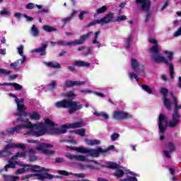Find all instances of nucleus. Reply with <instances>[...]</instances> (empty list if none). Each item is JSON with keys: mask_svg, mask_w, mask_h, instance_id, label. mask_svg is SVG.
<instances>
[{"mask_svg": "<svg viewBox=\"0 0 181 181\" xmlns=\"http://www.w3.org/2000/svg\"><path fill=\"white\" fill-rule=\"evenodd\" d=\"M26 62V57L23 56L22 59L16 60L14 63H11L10 64V67L13 69L14 70H18L19 69V66H18V64H23Z\"/></svg>", "mask_w": 181, "mask_h": 181, "instance_id": "20", "label": "nucleus"}, {"mask_svg": "<svg viewBox=\"0 0 181 181\" xmlns=\"http://www.w3.org/2000/svg\"><path fill=\"white\" fill-rule=\"evenodd\" d=\"M31 33L33 35V36H34L35 37H37V36H39V29H37V28H36V25H33L32 28H31Z\"/></svg>", "mask_w": 181, "mask_h": 181, "instance_id": "37", "label": "nucleus"}, {"mask_svg": "<svg viewBox=\"0 0 181 181\" xmlns=\"http://www.w3.org/2000/svg\"><path fill=\"white\" fill-rule=\"evenodd\" d=\"M93 114L96 117H101L102 118H104V119H108L110 118V116L108 115V114L105 113V112H98L95 111L94 112Z\"/></svg>", "mask_w": 181, "mask_h": 181, "instance_id": "31", "label": "nucleus"}, {"mask_svg": "<svg viewBox=\"0 0 181 181\" xmlns=\"http://www.w3.org/2000/svg\"><path fill=\"white\" fill-rule=\"evenodd\" d=\"M11 155H12V152L9 151H0V158H6Z\"/></svg>", "mask_w": 181, "mask_h": 181, "instance_id": "39", "label": "nucleus"}, {"mask_svg": "<svg viewBox=\"0 0 181 181\" xmlns=\"http://www.w3.org/2000/svg\"><path fill=\"white\" fill-rule=\"evenodd\" d=\"M75 151L79 152L80 153H89L90 156L92 158H97V149H88L83 147H76Z\"/></svg>", "mask_w": 181, "mask_h": 181, "instance_id": "12", "label": "nucleus"}, {"mask_svg": "<svg viewBox=\"0 0 181 181\" xmlns=\"http://www.w3.org/2000/svg\"><path fill=\"white\" fill-rule=\"evenodd\" d=\"M15 148L14 146V143L13 144H7L4 146V150H1V151H8V149H12Z\"/></svg>", "mask_w": 181, "mask_h": 181, "instance_id": "56", "label": "nucleus"}, {"mask_svg": "<svg viewBox=\"0 0 181 181\" xmlns=\"http://www.w3.org/2000/svg\"><path fill=\"white\" fill-rule=\"evenodd\" d=\"M122 21H127V17L125 16H118L116 20H114V22H122Z\"/></svg>", "mask_w": 181, "mask_h": 181, "instance_id": "51", "label": "nucleus"}, {"mask_svg": "<svg viewBox=\"0 0 181 181\" xmlns=\"http://www.w3.org/2000/svg\"><path fill=\"white\" fill-rule=\"evenodd\" d=\"M45 65H47V67H50V69H62V65L57 62H45Z\"/></svg>", "mask_w": 181, "mask_h": 181, "instance_id": "25", "label": "nucleus"}, {"mask_svg": "<svg viewBox=\"0 0 181 181\" xmlns=\"http://www.w3.org/2000/svg\"><path fill=\"white\" fill-rule=\"evenodd\" d=\"M81 127H84V123L83 122H77L69 124H63L62 127L67 129H70V128L72 129H76V128H81Z\"/></svg>", "mask_w": 181, "mask_h": 181, "instance_id": "16", "label": "nucleus"}, {"mask_svg": "<svg viewBox=\"0 0 181 181\" xmlns=\"http://www.w3.org/2000/svg\"><path fill=\"white\" fill-rule=\"evenodd\" d=\"M141 88L148 94H152L153 93L152 88H151L148 85L141 84Z\"/></svg>", "mask_w": 181, "mask_h": 181, "instance_id": "40", "label": "nucleus"}, {"mask_svg": "<svg viewBox=\"0 0 181 181\" xmlns=\"http://www.w3.org/2000/svg\"><path fill=\"white\" fill-rule=\"evenodd\" d=\"M40 115L37 113V112H33L32 115H30V119L34 120V121H39L40 119Z\"/></svg>", "mask_w": 181, "mask_h": 181, "instance_id": "34", "label": "nucleus"}, {"mask_svg": "<svg viewBox=\"0 0 181 181\" xmlns=\"http://www.w3.org/2000/svg\"><path fill=\"white\" fill-rule=\"evenodd\" d=\"M45 124L49 128H54L56 127V124L54 122H52V120L49 118L45 119Z\"/></svg>", "mask_w": 181, "mask_h": 181, "instance_id": "36", "label": "nucleus"}, {"mask_svg": "<svg viewBox=\"0 0 181 181\" xmlns=\"http://www.w3.org/2000/svg\"><path fill=\"white\" fill-rule=\"evenodd\" d=\"M86 84V81H70L67 79L65 81V87L66 88H69L70 87H74V86H83Z\"/></svg>", "mask_w": 181, "mask_h": 181, "instance_id": "17", "label": "nucleus"}, {"mask_svg": "<svg viewBox=\"0 0 181 181\" xmlns=\"http://www.w3.org/2000/svg\"><path fill=\"white\" fill-rule=\"evenodd\" d=\"M14 148H19L20 149H25V144H15L14 143Z\"/></svg>", "mask_w": 181, "mask_h": 181, "instance_id": "59", "label": "nucleus"}, {"mask_svg": "<svg viewBox=\"0 0 181 181\" xmlns=\"http://www.w3.org/2000/svg\"><path fill=\"white\" fill-rule=\"evenodd\" d=\"M129 76L130 78H135V80L137 81V83H139V78L137 76L136 74L134 72L129 73Z\"/></svg>", "mask_w": 181, "mask_h": 181, "instance_id": "49", "label": "nucleus"}, {"mask_svg": "<svg viewBox=\"0 0 181 181\" xmlns=\"http://www.w3.org/2000/svg\"><path fill=\"white\" fill-rule=\"evenodd\" d=\"M165 54H169L168 57V60L171 61V60H173V52H168V51H165L164 52Z\"/></svg>", "mask_w": 181, "mask_h": 181, "instance_id": "57", "label": "nucleus"}, {"mask_svg": "<svg viewBox=\"0 0 181 181\" xmlns=\"http://www.w3.org/2000/svg\"><path fill=\"white\" fill-rule=\"evenodd\" d=\"M163 104L167 110L172 108V102L168 98H163Z\"/></svg>", "mask_w": 181, "mask_h": 181, "instance_id": "35", "label": "nucleus"}, {"mask_svg": "<svg viewBox=\"0 0 181 181\" xmlns=\"http://www.w3.org/2000/svg\"><path fill=\"white\" fill-rule=\"evenodd\" d=\"M3 177L4 181H18L19 180V177L16 175H3Z\"/></svg>", "mask_w": 181, "mask_h": 181, "instance_id": "27", "label": "nucleus"}, {"mask_svg": "<svg viewBox=\"0 0 181 181\" xmlns=\"http://www.w3.org/2000/svg\"><path fill=\"white\" fill-rule=\"evenodd\" d=\"M27 172H31V173H40L45 170V167H40V165L28 164Z\"/></svg>", "mask_w": 181, "mask_h": 181, "instance_id": "13", "label": "nucleus"}, {"mask_svg": "<svg viewBox=\"0 0 181 181\" xmlns=\"http://www.w3.org/2000/svg\"><path fill=\"white\" fill-rule=\"evenodd\" d=\"M11 71L9 70H6L4 68H0V75L1 76H9L11 74Z\"/></svg>", "mask_w": 181, "mask_h": 181, "instance_id": "43", "label": "nucleus"}, {"mask_svg": "<svg viewBox=\"0 0 181 181\" xmlns=\"http://www.w3.org/2000/svg\"><path fill=\"white\" fill-rule=\"evenodd\" d=\"M113 119L115 121H124V119H132V115L124 111H114L112 114Z\"/></svg>", "mask_w": 181, "mask_h": 181, "instance_id": "7", "label": "nucleus"}, {"mask_svg": "<svg viewBox=\"0 0 181 181\" xmlns=\"http://www.w3.org/2000/svg\"><path fill=\"white\" fill-rule=\"evenodd\" d=\"M58 173L59 175H62V176H70V175H73V173H69V172L66 170H59Z\"/></svg>", "mask_w": 181, "mask_h": 181, "instance_id": "52", "label": "nucleus"}, {"mask_svg": "<svg viewBox=\"0 0 181 181\" xmlns=\"http://www.w3.org/2000/svg\"><path fill=\"white\" fill-rule=\"evenodd\" d=\"M150 43H153L154 45L150 48V53H153L156 57H153L154 62L156 63H164V64H168V59L165 57L159 55V49L158 48V41L156 39H149Z\"/></svg>", "mask_w": 181, "mask_h": 181, "instance_id": "3", "label": "nucleus"}, {"mask_svg": "<svg viewBox=\"0 0 181 181\" xmlns=\"http://www.w3.org/2000/svg\"><path fill=\"white\" fill-rule=\"evenodd\" d=\"M16 103L17 104L18 113L16 114V117H26L28 115L27 112H25L26 110V106H25V99L21 98L20 100H16Z\"/></svg>", "mask_w": 181, "mask_h": 181, "instance_id": "8", "label": "nucleus"}, {"mask_svg": "<svg viewBox=\"0 0 181 181\" xmlns=\"http://www.w3.org/2000/svg\"><path fill=\"white\" fill-rule=\"evenodd\" d=\"M76 160H79V162H86V160H87V158L86 156H76Z\"/></svg>", "mask_w": 181, "mask_h": 181, "instance_id": "50", "label": "nucleus"}, {"mask_svg": "<svg viewBox=\"0 0 181 181\" xmlns=\"http://www.w3.org/2000/svg\"><path fill=\"white\" fill-rule=\"evenodd\" d=\"M57 44L59 46H75L74 41L67 42L64 40H59L57 42Z\"/></svg>", "mask_w": 181, "mask_h": 181, "instance_id": "30", "label": "nucleus"}, {"mask_svg": "<svg viewBox=\"0 0 181 181\" xmlns=\"http://www.w3.org/2000/svg\"><path fill=\"white\" fill-rule=\"evenodd\" d=\"M16 165H19V163L18 161L10 162L8 164H6L4 167V170L6 172H8V169H15L16 168Z\"/></svg>", "mask_w": 181, "mask_h": 181, "instance_id": "28", "label": "nucleus"}, {"mask_svg": "<svg viewBox=\"0 0 181 181\" xmlns=\"http://www.w3.org/2000/svg\"><path fill=\"white\" fill-rule=\"evenodd\" d=\"M132 42V36H129V37L127 38L125 44H126V47L127 49H129V47H131V42Z\"/></svg>", "mask_w": 181, "mask_h": 181, "instance_id": "48", "label": "nucleus"}, {"mask_svg": "<svg viewBox=\"0 0 181 181\" xmlns=\"http://www.w3.org/2000/svg\"><path fill=\"white\" fill-rule=\"evenodd\" d=\"M170 95H173V100H174V105H175L174 111L179 112V110H181V105H179V104H178L179 102L177 101V98L173 96V93H171Z\"/></svg>", "mask_w": 181, "mask_h": 181, "instance_id": "29", "label": "nucleus"}, {"mask_svg": "<svg viewBox=\"0 0 181 181\" xmlns=\"http://www.w3.org/2000/svg\"><path fill=\"white\" fill-rule=\"evenodd\" d=\"M168 93H169V90H168V88H160V93L163 94V98H165L166 97H168Z\"/></svg>", "mask_w": 181, "mask_h": 181, "instance_id": "47", "label": "nucleus"}, {"mask_svg": "<svg viewBox=\"0 0 181 181\" xmlns=\"http://www.w3.org/2000/svg\"><path fill=\"white\" fill-rule=\"evenodd\" d=\"M22 168L18 169L16 172V175H23L25 172H28V164H20Z\"/></svg>", "mask_w": 181, "mask_h": 181, "instance_id": "26", "label": "nucleus"}, {"mask_svg": "<svg viewBox=\"0 0 181 181\" xmlns=\"http://www.w3.org/2000/svg\"><path fill=\"white\" fill-rule=\"evenodd\" d=\"M35 8V4L28 3L25 6V9H33Z\"/></svg>", "mask_w": 181, "mask_h": 181, "instance_id": "61", "label": "nucleus"}, {"mask_svg": "<svg viewBox=\"0 0 181 181\" xmlns=\"http://www.w3.org/2000/svg\"><path fill=\"white\" fill-rule=\"evenodd\" d=\"M86 143L87 145H90V146H93L94 145H100V140L98 139H86Z\"/></svg>", "mask_w": 181, "mask_h": 181, "instance_id": "33", "label": "nucleus"}, {"mask_svg": "<svg viewBox=\"0 0 181 181\" xmlns=\"http://www.w3.org/2000/svg\"><path fill=\"white\" fill-rule=\"evenodd\" d=\"M66 97L68 99H64L57 102L55 103V107L57 108H69V114L71 115V114H74L76 111H78V110H81L83 108V105H78L76 101L73 100L76 97V94H74L73 91H69L66 93Z\"/></svg>", "mask_w": 181, "mask_h": 181, "instance_id": "1", "label": "nucleus"}, {"mask_svg": "<svg viewBox=\"0 0 181 181\" xmlns=\"http://www.w3.org/2000/svg\"><path fill=\"white\" fill-rule=\"evenodd\" d=\"M17 121H20V122H25V129H37L38 131H41L44 134H46V127L43 125V123L32 124V122H29V119H23L22 117H18L16 119Z\"/></svg>", "mask_w": 181, "mask_h": 181, "instance_id": "4", "label": "nucleus"}, {"mask_svg": "<svg viewBox=\"0 0 181 181\" xmlns=\"http://www.w3.org/2000/svg\"><path fill=\"white\" fill-rule=\"evenodd\" d=\"M92 33V32H90L85 35H81L79 40H76L74 41V45L77 46L78 45H83V43H84V41L87 40V39H88L91 36Z\"/></svg>", "mask_w": 181, "mask_h": 181, "instance_id": "18", "label": "nucleus"}, {"mask_svg": "<svg viewBox=\"0 0 181 181\" xmlns=\"http://www.w3.org/2000/svg\"><path fill=\"white\" fill-rule=\"evenodd\" d=\"M168 149L170 152H175L176 151V147L175 146V144L172 142L168 143Z\"/></svg>", "mask_w": 181, "mask_h": 181, "instance_id": "46", "label": "nucleus"}, {"mask_svg": "<svg viewBox=\"0 0 181 181\" xmlns=\"http://www.w3.org/2000/svg\"><path fill=\"white\" fill-rule=\"evenodd\" d=\"M47 148H53V144L43 143L42 145L37 146L35 149L40 151V152H42L46 156H50V155H54L56 153V151H50Z\"/></svg>", "mask_w": 181, "mask_h": 181, "instance_id": "9", "label": "nucleus"}, {"mask_svg": "<svg viewBox=\"0 0 181 181\" xmlns=\"http://www.w3.org/2000/svg\"><path fill=\"white\" fill-rule=\"evenodd\" d=\"M95 25H105L104 20L103 18L95 20Z\"/></svg>", "mask_w": 181, "mask_h": 181, "instance_id": "62", "label": "nucleus"}, {"mask_svg": "<svg viewBox=\"0 0 181 181\" xmlns=\"http://www.w3.org/2000/svg\"><path fill=\"white\" fill-rule=\"evenodd\" d=\"M49 134L51 135H60V134H66L67 130L66 129H51L49 130Z\"/></svg>", "mask_w": 181, "mask_h": 181, "instance_id": "22", "label": "nucleus"}, {"mask_svg": "<svg viewBox=\"0 0 181 181\" xmlns=\"http://www.w3.org/2000/svg\"><path fill=\"white\" fill-rule=\"evenodd\" d=\"M103 23L105 25H108V23H111V22H114V13H109L106 14L103 18Z\"/></svg>", "mask_w": 181, "mask_h": 181, "instance_id": "21", "label": "nucleus"}, {"mask_svg": "<svg viewBox=\"0 0 181 181\" xmlns=\"http://www.w3.org/2000/svg\"><path fill=\"white\" fill-rule=\"evenodd\" d=\"M88 13V11H83L78 14V18L80 21H83L84 19V15H87Z\"/></svg>", "mask_w": 181, "mask_h": 181, "instance_id": "53", "label": "nucleus"}, {"mask_svg": "<svg viewBox=\"0 0 181 181\" xmlns=\"http://www.w3.org/2000/svg\"><path fill=\"white\" fill-rule=\"evenodd\" d=\"M11 87H14V90L15 91H21V90H22V88H23V87L20 85L19 83H11Z\"/></svg>", "mask_w": 181, "mask_h": 181, "instance_id": "42", "label": "nucleus"}, {"mask_svg": "<svg viewBox=\"0 0 181 181\" xmlns=\"http://www.w3.org/2000/svg\"><path fill=\"white\" fill-rule=\"evenodd\" d=\"M112 141H115L116 139H118L119 138V134L118 133H114L110 136Z\"/></svg>", "mask_w": 181, "mask_h": 181, "instance_id": "58", "label": "nucleus"}, {"mask_svg": "<svg viewBox=\"0 0 181 181\" xmlns=\"http://www.w3.org/2000/svg\"><path fill=\"white\" fill-rule=\"evenodd\" d=\"M73 132L80 136H86V129H79L78 130H74Z\"/></svg>", "mask_w": 181, "mask_h": 181, "instance_id": "38", "label": "nucleus"}, {"mask_svg": "<svg viewBox=\"0 0 181 181\" xmlns=\"http://www.w3.org/2000/svg\"><path fill=\"white\" fill-rule=\"evenodd\" d=\"M135 2L141 12H146L147 13L145 16V22H148L152 16V13H151L152 1L151 0H136Z\"/></svg>", "mask_w": 181, "mask_h": 181, "instance_id": "2", "label": "nucleus"}, {"mask_svg": "<svg viewBox=\"0 0 181 181\" xmlns=\"http://www.w3.org/2000/svg\"><path fill=\"white\" fill-rule=\"evenodd\" d=\"M31 135H33V136H42L43 135H45V133H43V132L38 130V131H33L30 132Z\"/></svg>", "mask_w": 181, "mask_h": 181, "instance_id": "41", "label": "nucleus"}, {"mask_svg": "<svg viewBox=\"0 0 181 181\" xmlns=\"http://www.w3.org/2000/svg\"><path fill=\"white\" fill-rule=\"evenodd\" d=\"M120 181H138V179L136 177H129L128 178L120 180Z\"/></svg>", "mask_w": 181, "mask_h": 181, "instance_id": "55", "label": "nucleus"}, {"mask_svg": "<svg viewBox=\"0 0 181 181\" xmlns=\"http://www.w3.org/2000/svg\"><path fill=\"white\" fill-rule=\"evenodd\" d=\"M163 153H164V156H165V158H168V159H172V156L170 155L169 151L165 150L163 151Z\"/></svg>", "mask_w": 181, "mask_h": 181, "instance_id": "63", "label": "nucleus"}, {"mask_svg": "<svg viewBox=\"0 0 181 181\" xmlns=\"http://www.w3.org/2000/svg\"><path fill=\"white\" fill-rule=\"evenodd\" d=\"M73 66H75L76 67H90V63L81 60L74 61L73 63Z\"/></svg>", "mask_w": 181, "mask_h": 181, "instance_id": "24", "label": "nucleus"}, {"mask_svg": "<svg viewBox=\"0 0 181 181\" xmlns=\"http://www.w3.org/2000/svg\"><path fill=\"white\" fill-rule=\"evenodd\" d=\"M43 30H45V32H54V30H56V28H54L50 25H44Z\"/></svg>", "mask_w": 181, "mask_h": 181, "instance_id": "45", "label": "nucleus"}, {"mask_svg": "<svg viewBox=\"0 0 181 181\" xmlns=\"http://www.w3.org/2000/svg\"><path fill=\"white\" fill-rule=\"evenodd\" d=\"M23 122V124H18L13 128H10L7 129L6 130L7 134H8V135H14L15 132H16V134H19V131H21V129H26V127H25V122Z\"/></svg>", "mask_w": 181, "mask_h": 181, "instance_id": "14", "label": "nucleus"}, {"mask_svg": "<svg viewBox=\"0 0 181 181\" xmlns=\"http://www.w3.org/2000/svg\"><path fill=\"white\" fill-rule=\"evenodd\" d=\"M18 52L20 54V56H23V45H20L18 47Z\"/></svg>", "mask_w": 181, "mask_h": 181, "instance_id": "60", "label": "nucleus"}, {"mask_svg": "<svg viewBox=\"0 0 181 181\" xmlns=\"http://www.w3.org/2000/svg\"><path fill=\"white\" fill-rule=\"evenodd\" d=\"M0 15H1L2 16H4V15L9 16L11 15V12L8 11V8H4L3 11L0 12Z\"/></svg>", "mask_w": 181, "mask_h": 181, "instance_id": "54", "label": "nucleus"}, {"mask_svg": "<svg viewBox=\"0 0 181 181\" xmlns=\"http://www.w3.org/2000/svg\"><path fill=\"white\" fill-rule=\"evenodd\" d=\"M47 46H49L48 42L42 43L40 47L34 49L33 52L35 53H39L40 56H46V49H47Z\"/></svg>", "mask_w": 181, "mask_h": 181, "instance_id": "15", "label": "nucleus"}, {"mask_svg": "<svg viewBox=\"0 0 181 181\" xmlns=\"http://www.w3.org/2000/svg\"><path fill=\"white\" fill-rule=\"evenodd\" d=\"M25 18L27 21H29L30 22H32L33 21V17H30L26 14H22L21 13H14V18H16V19H18V21H21V18Z\"/></svg>", "mask_w": 181, "mask_h": 181, "instance_id": "23", "label": "nucleus"}, {"mask_svg": "<svg viewBox=\"0 0 181 181\" xmlns=\"http://www.w3.org/2000/svg\"><path fill=\"white\" fill-rule=\"evenodd\" d=\"M114 149H115V146L114 145L109 146L106 149H103V148L98 147L96 148V156L98 158L100 157V153H107L108 151H112Z\"/></svg>", "mask_w": 181, "mask_h": 181, "instance_id": "19", "label": "nucleus"}, {"mask_svg": "<svg viewBox=\"0 0 181 181\" xmlns=\"http://www.w3.org/2000/svg\"><path fill=\"white\" fill-rule=\"evenodd\" d=\"M107 8L105 6H103L102 7L98 8L96 11V13L94 14V18H97V16H98V15H100V13H104L107 12Z\"/></svg>", "mask_w": 181, "mask_h": 181, "instance_id": "32", "label": "nucleus"}, {"mask_svg": "<svg viewBox=\"0 0 181 181\" xmlns=\"http://www.w3.org/2000/svg\"><path fill=\"white\" fill-rule=\"evenodd\" d=\"M168 117L165 116L163 114H160L158 117V129L161 135L160 136V139L163 141L165 139V131H166V127H168Z\"/></svg>", "mask_w": 181, "mask_h": 181, "instance_id": "5", "label": "nucleus"}, {"mask_svg": "<svg viewBox=\"0 0 181 181\" xmlns=\"http://www.w3.org/2000/svg\"><path fill=\"white\" fill-rule=\"evenodd\" d=\"M106 168L112 169V170H116L114 173V176H115V177H124V175H125L124 170H122V166L119 165L117 163L109 161L106 163Z\"/></svg>", "mask_w": 181, "mask_h": 181, "instance_id": "6", "label": "nucleus"}, {"mask_svg": "<svg viewBox=\"0 0 181 181\" xmlns=\"http://www.w3.org/2000/svg\"><path fill=\"white\" fill-rule=\"evenodd\" d=\"M132 62V67L134 71L138 73V74H144V71L145 70V66L144 64H139L138 62V59L132 58L131 59Z\"/></svg>", "mask_w": 181, "mask_h": 181, "instance_id": "10", "label": "nucleus"}, {"mask_svg": "<svg viewBox=\"0 0 181 181\" xmlns=\"http://www.w3.org/2000/svg\"><path fill=\"white\" fill-rule=\"evenodd\" d=\"M172 117L173 121H170L168 123L167 120V127H169L170 128H175L177 126V124L180 122V113H179V112H177L176 110H174Z\"/></svg>", "mask_w": 181, "mask_h": 181, "instance_id": "11", "label": "nucleus"}, {"mask_svg": "<svg viewBox=\"0 0 181 181\" xmlns=\"http://www.w3.org/2000/svg\"><path fill=\"white\" fill-rule=\"evenodd\" d=\"M29 160H30V162H35V161L37 160V156H36L35 155H32L29 157Z\"/></svg>", "mask_w": 181, "mask_h": 181, "instance_id": "64", "label": "nucleus"}, {"mask_svg": "<svg viewBox=\"0 0 181 181\" xmlns=\"http://www.w3.org/2000/svg\"><path fill=\"white\" fill-rule=\"evenodd\" d=\"M168 64V66L170 68V76L171 78H173V77H174L173 76L175 75V71L173 69V64H169V62H168V64Z\"/></svg>", "mask_w": 181, "mask_h": 181, "instance_id": "44", "label": "nucleus"}]
</instances>
